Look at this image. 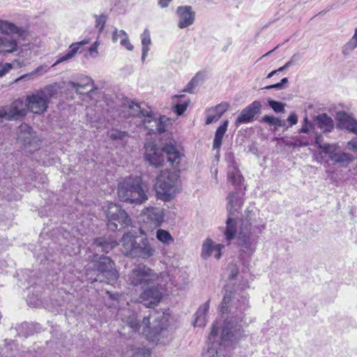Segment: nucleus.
<instances>
[{"mask_svg":"<svg viewBox=\"0 0 357 357\" xmlns=\"http://www.w3.org/2000/svg\"><path fill=\"white\" fill-rule=\"evenodd\" d=\"M93 269L97 272V274L92 282H105L112 284L117 281L119 277L114 262L109 257L101 256L94 263Z\"/></svg>","mask_w":357,"mask_h":357,"instance_id":"0eeeda50","label":"nucleus"},{"mask_svg":"<svg viewBox=\"0 0 357 357\" xmlns=\"http://www.w3.org/2000/svg\"><path fill=\"white\" fill-rule=\"evenodd\" d=\"M227 199L228 217L226 220V227L223 230L225 238L228 245L236 238V243L240 252L250 256L255 252L259 239L258 235L255 234V231L257 230L259 233L262 232L265 225H257L255 220L248 217L238 221L236 218V213H239L243 200L237 192H230Z\"/></svg>","mask_w":357,"mask_h":357,"instance_id":"f257e3e1","label":"nucleus"},{"mask_svg":"<svg viewBox=\"0 0 357 357\" xmlns=\"http://www.w3.org/2000/svg\"><path fill=\"white\" fill-rule=\"evenodd\" d=\"M149 354L147 350L143 348H137L135 350L127 351L123 357H149Z\"/></svg>","mask_w":357,"mask_h":357,"instance_id":"a19ab883","label":"nucleus"},{"mask_svg":"<svg viewBox=\"0 0 357 357\" xmlns=\"http://www.w3.org/2000/svg\"><path fill=\"white\" fill-rule=\"evenodd\" d=\"M107 226L112 231L124 228L131 224V220L127 213L119 206L110 204L106 211Z\"/></svg>","mask_w":357,"mask_h":357,"instance_id":"9d476101","label":"nucleus"},{"mask_svg":"<svg viewBox=\"0 0 357 357\" xmlns=\"http://www.w3.org/2000/svg\"><path fill=\"white\" fill-rule=\"evenodd\" d=\"M229 107V105L227 102H222L218 105L215 107L210 109L211 112H213L214 114H209L207 115L206 124H211L213 122H216L221 116L225 112Z\"/></svg>","mask_w":357,"mask_h":357,"instance_id":"4be33fe9","label":"nucleus"},{"mask_svg":"<svg viewBox=\"0 0 357 357\" xmlns=\"http://www.w3.org/2000/svg\"><path fill=\"white\" fill-rule=\"evenodd\" d=\"M268 105L276 113H282L284 112L285 104L273 100H268Z\"/></svg>","mask_w":357,"mask_h":357,"instance_id":"c03bdc74","label":"nucleus"},{"mask_svg":"<svg viewBox=\"0 0 357 357\" xmlns=\"http://www.w3.org/2000/svg\"><path fill=\"white\" fill-rule=\"evenodd\" d=\"M32 129L27 125L20 126V133L18 136V140L23 142L25 146L31 145L36 140L31 132Z\"/></svg>","mask_w":357,"mask_h":357,"instance_id":"a878e982","label":"nucleus"},{"mask_svg":"<svg viewBox=\"0 0 357 357\" xmlns=\"http://www.w3.org/2000/svg\"><path fill=\"white\" fill-rule=\"evenodd\" d=\"M142 60L144 61L149 51V45L151 44L150 33L147 29H145L142 34Z\"/></svg>","mask_w":357,"mask_h":357,"instance_id":"f704fd0d","label":"nucleus"},{"mask_svg":"<svg viewBox=\"0 0 357 357\" xmlns=\"http://www.w3.org/2000/svg\"><path fill=\"white\" fill-rule=\"evenodd\" d=\"M79 49V47L77 45V44L76 43L71 44L69 46L68 51L66 53V54L59 57L56 61V62L52 66V67H54L61 62L68 61V60L75 57V56L76 55Z\"/></svg>","mask_w":357,"mask_h":357,"instance_id":"2f4dec72","label":"nucleus"},{"mask_svg":"<svg viewBox=\"0 0 357 357\" xmlns=\"http://www.w3.org/2000/svg\"><path fill=\"white\" fill-rule=\"evenodd\" d=\"M152 153H146L145 158L155 167H160L164 162V155L160 151L152 150Z\"/></svg>","mask_w":357,"mask_h":357,"instance_id":"c756f323","label":"nucleus"},{"mask_svg":"<svg viewBox=\"0 0 357 357\" xmlns=\"http://www.w3.org/2000/svg\"><path fill=\"white\" fill-rule=\"evenodd\" d=\"M156 237L160 241L167 245L174 241L170 234L164 229H158L157 231Z\"/></svg>","mask_w":357,"mask_h":357,"instance_id":"ea45409f","label":"nucleus"},{"mask_svg":"<svg viewBox=\"0 0 357 357\" xmlns=\"http://www.w3.org/2000/svg\"><path fill=\"white\" fill-rule=\"evenodd\" d=\"M109 137L115 141H123L128 137L126 131H121L117 129H112L109 132Z\"/></svg>","mask_w":357,"mask_h":357,"instance_id":"37998d69","label":"nucleus"},{"mask_svg":"<svg viewBox=\"0 0 357 357\" xmlns=\"http://www.w3.org/2000/svg\"><path fill=\"white\" fill-rule=\"evenodd\" d=\"M137 237L130 233L125 234L121 240V251L126 257L133 258L137 244Z\"/></svg>","mask_w":357,"mask_h":357,"instance_id":"f3484780","label":"nucleus"},{"mask_svg":"<svg viewBox=\"0 0 357 357\" xmlns=\"http://www.w3.org/2000/svg\"><path fill=\"white\" fill-rule=\"evenodd\" d=\"M190 102V100H187L183 103H177L174 106V112L176 113L177 115L181 116L182 115L184 112L186 110L187 107L188 106V104Z\"/></svg>","mask_w":357,"mask_h":357,"instance_id":"de8ad7c7","label":"nucleus"},{"mask_svg":"<svg viewBox=\"0 0 357 357\" xmlns=\"http://www.w3.org/2000/svg\"><path fill=\"white\" fill-rule=\"evenodd\" d=\"M40 301L38 298H35L33 296L27 297V303L29 305L36 307L40 304Z\"/></svg>","mask_w":357,"mask_h":357,"instance_id":"bf43d9fd","label":"nucleus"},{"mask_svg":"<svg viewBox=\"0 0 357 357\" xmlns=\"http://www.w3.org/2000/svg\"><path fill=\"white\" fill-rule=\"evenodd\" d=\"M128 109L130 116L144 117V119L142 121V123L145 127L151 131H154V130L153 128H149V126L146 125L147 123H153L155 126V130L158 133H162L165 131V129L162 126V123L155 120L151 115V112L149 110L142 109L140 105L133 101L128 104Z\"/></svg>","mask_w":357,"mask_h":357,"instance_id":"f8f14e48","label":"nucleus"},{"mask_svg":"<svg viewBox=\"0 0 357 357\" xmlns=\"http://www.w3.org/2000/svg\"><path fill=\"white\" fill-rule=\"evenodd\" d=\"M120 43L129 51H132L133 50V45L130 43L128 36L123 38L121 40Z\"/></svg>","mask_w":357,"mask_h":357,"instance_id":"864d4df0","label":"nucleus"},{"mask_svg":"<svg viewBox=\"0 0 357 357\" xmlns=\"http://www.w3.org/2000/svg\"><path fill=\"white\" fill-rule=\"evenodd\" d=\"M17 43L14 39L0 36V56L17 51Z\"/></svg>","mask_w":357,"mask_h":357,"instance_id":"5701e85b","label":"nucleus"},{"mask_svg":"<svg viewBox=\"0 0 357 357\" xmlns=\"http://www.w3.org/2000/svg\"><path fill=\"white\" fill-rule=\"evenodd\" d=\"M337 119L340 123L348 131L357 134V121L344 112L337 114Z\"/></svg>","mask_w":357,"mask_h":357,"instance_id":"412c9836","label":"nucleus"},{"mask_svg":"<svg viewBox=\"0 0 357 357\" xmlns=\"http://www.w3.org/2000/svg\"><path fill=\"white\" fill-rule=\"evenodd\" d=\"M89 42H90V40L89 39H84V40H82V41L77 42L76 43L80 47L82 45H84L89 44Z\"/></svg>","mask_w":357,"mask_h":357,"instance_id":"338daca9","label":"nucleus"},{"mask_svg":"<svg viewBox=\"0 0 357 357\" xmlns=\"http://www.w3.org/2000/svg\"><path fill=\"white\" fill-rule=\"evenodd\" d=\"M95 17L96 18V27L99 29V31L101 32L104 27L105 24L107 20V17L105 15H95Z\"/></svg>","mask_w":357,"mask_h":357,"instance_id":"49530a36","label":"nucleus"},{"mask_svg":"<svg viewBox=\"0 0 357 357\" xmlns=\"http://www.w3.org/2000/svg\"><path fill=\"white\" fill-rule=\"evenodd\" d=\"M229 121H225L222 125L219 126L215 132L213 147L214 149H219L222 144V140L225 133L227 130Z\"/></svg>","mask_w":357,"mask_h":357,"instance_id":"cd10ccee","label":"nucleus"},{"mask_svg":"<svg viewBox=\"0 0 357 357\" xmlns=\"http://www.w3.org/2000/svg\"><path fill=\"white\" fill-rule=\"evenodd\" d=\"M12 68V64L6 63L3 65L0 66V77L3 76Z\"/></svg>","mask_w":357,"mask_h":357,"instance_id":"5fc2aeb1","label":"nucleus"},{"mask_svg":"<svg viewBox=\"0 0 357 357\" xmlns=\"http://www.w3.org/2000/svg\"><path fill=\"white\" fill-rule=\"evenodd\" d=\"M99 42L96 41L89 48V52L92 57H96L98 54V47Z\"/></svg>","mask_w":357,"mask_h":357,"instance_id":"4d7b16f0","label":"nucleus"},{"mask_svg":"<svg viewBox=\"0 0 357 357\" xmlns=\"http://www.w3.org/2000/svg\"><path fill=\"white\" fill-rule=\"evenodd\" d=\"M50 70V67L47 65H42L38 66L37 68H36L34 70L31 72L30 73H27L26 75H24L21 76L20 77L17 78L15 82H18L20 79H22L25 77H32L35 75H42L47 73Z\"/></svg>","mask_w":357,"mask_h":357,"instance_id":"58836bf2","label":"nucleus"},{"mask_svg":"<svg viewBox=\"0 0 357 357\" xmlns=\"http://www.w3.org/2000/svg\"><path fill=\"white\" fill-rule=\"evenodd\" d=\"M209 310V301L205 302L197 310V312H207Z\"/></svg>","mask_w":357,"mask_h":357,"instance_id":"052dcab7","label":"nucleus"},{"mask_svg":"<svg viewBox=\"0 0 357 357\" xmlns=\"http://www.w3.org/2000/svg\"><path fill=\"white\" fill-rule=\"evenodd\" d=\"M94 245L101 248V251L108 253L114 248H115L118 243L116 241L111 239L105 240L101 238H97L94 240Z\"/></svg>","mask_w":357,"mask_h":357,"instance_id":"c85d7f7f","label":"nucleus"},{"mask_svg":"<svg viewBox=\"0 0 357 357\" xmlns=\"http://www.w3.org/2000/svg\"><path fill=\"white\" fill-rule=\"evenodd\" d=\"M56 93V87L54 85H48L36 93L27 96V108L34 114H41L47 110L50 99Z\"/></svg>","mask_w":357,"mask_h":357,"instance_id":"423d86ee","label":"nucleus"},{"mask_svg":"<svg viewBox=\"0 0 357 357\" xmlns=\"http://www.w3.org/2000/svg\"><path fill=\"white\" fill-rule=\"evenodd\" d=\"M178 15V26L180 29H184L191 25L195 20V14L190 6H180L177 8Z\"/></svg>","mask_w":357,"mask_h":357,"instance_id":"a211bd4d","label":"nucleus"},{"mask_svg":"<svg viewBox=\"0 0 357 357\" xmlns=\"http://www.w3.org/2000/svg\"><path fill=\"white\" fill-rule=\"evenodd\" d=\"M141 221L148 229L160 227L163 222L164 213L162 209L158 207H147L140 215Z\"/></svg>","mask_w":357,"mask_h":357,"instance_id":"ddd939ff","label":"nucleus"},{"mask_svg":"<svg viewBox=\"0 0 357 357\" xmlns=\"http://www.w3.org/2000/svg\"><path fill=\"white\" fill-rule=\"evenodd\" d=\"M331 160L334 163L340 164L342 166H347L354 160V157L348 153L336 151L335 146L327 152Z\"/></svg>","mask_w":357,"mask_h":357,"instance_id":"aec40b11","label":"nucleus"},{"mask_svg":"<svg viewBox=\"0 0 357 357\" xmlns=\"http://www.w3.org/2000/svg\"><path fill=\"white\" fill-rule=\"evenodd\" d=\"M121 315H124L121 317V319L125 323V324L131 328L132 331H137L140 327V319H137V314H121Z\"/></svg>","mask_w":357,"mask_h":357,"instance_id":"bb28decb","label":"nucleus"},{"mask_svg":"<svg viewBox=\"0 0 357 357\" xmlns=\"http://www.w3.org/2000/svg\"><path fill=\"white\" fill-rule=\"evenodd\" d=\"M26 109H28L26 102L24 103L21 99L15 100L7 110L0 111V123L3 122L4 119L12 120L25 116Z\"/></svg>","mask_w":357,"mask_h":357,"instance_id":"4468645a","label":"nucleus"},{"mask_svg":"<svg viewBox=\"0 0 357 357\" xmlns=\"http://www.w3.org/2000/svg\"><path fill=\"white\" fill-rule=\"evenodd\" d=\"M154 252L155 249L150 245L146 238H144L137 243L133 258L139 257L146 259L152 257Z\"/></svg>","mask_w":357,"mask_h":357,"instance_id":"6ab92c4d","label":"nucleus"},{"mask_svg":"<svg viewBox=\"0 0 357 357\" xmlns=\"http://www.w3.org/2000/svg\"><path fill=\"white\" fill-rule=\"evenodd\" d=\"M118 196L122 202L142 204L148 199V188L138 176L129 178L119 185Z\"/></svg>","mask_w":357,"mask_h":357,"instance_id":"7ed1b4c3","label":"nucleus"},{"mask_svg":"<svg viewBox=\"0 0 357 357\" xmlns=\"http://www.w3.org/2000/svg\"><path fill=\"white\" fill-rule=\"evenodd\" d=\"M261 121L275 127L284 128L286 126V121L284 120H281L280 118L273 116L265 115L262 117Z\"/></svg>","mask_w":357,"mask_h":357,"instance_id":"4c0bfd02","label":"nucleus"},{"mask_svg":"<svg viewBox=\"0 0 357 357\" xmlns=\"http://www.w3.org/2000/svg\"><path fill=\"white\" fill-rule=\"evenodd\" d=\"M287 121L289 123V126L284 127L287 129L289 127H291L294 125H296L298 122V116L296 113L292 112L287 118Z\"/></svg>","mask_w":357,"mask_h":357,"instance_id":"603ef678","label":"nucleus"},{"mask_svg":"<svg viewBox=\"0 0 357 357\" xmlns=\"http://www.w3.org/2000/svg\"><path fill=\"white\" fill-rule=\"evenodd\" d=\"M127 33L124 30H120L119 31L116 28L114 29L112 34V41L116 43L119 38H121V40L127 36Z\"/></svg>","mask_w":357,"mask_h":357,"instance_id":"3c124183","label":"nucleus"},{"mask_svg":"<svg viewBox=\"0 0 357 357\" xmlns=\"http://www.w3.org/2000/svg\"><path fill=\"white\" fill-rule=\"evenodd\" d=\"M22 32V28L17 26L15 24L0 19V33L2 34H21Z\"/></svg>","mask_w":357,"mask_h":357,"instance_id":"393cba45","label":"nucleus"},{"mask_svg":"<svg viewBox=\"0 0 357 357\" xmlns=\"http://www.w3.org/2000/svg\"><path fill=\"white\" fill-rule=\"evenodd\" d=\"M197 317L194 321V326L197 327L204 326L206 324V314H196Z\"/></svg>","mask_w":357,"mask_h":357,"instance_id":"09e8293b","label":"nucleus"},{"mask_svg":"<svg viewBox=\"0 0 357 357\" xmlns=\"http://www.w3.org/2000/svg\"><path fill=\"white\" fill-rule=\"evenodd\" d=\"M249 307L248 295L234 290L227 291L220 304L221 312H234L248 310Z\"/></svg>","mask_w":357,"mask_h":357,"instance_id":"6e6552de","label":"nucleus"},{"mask_svg":"<svg viewBox=\"0 0 357 357\" xmlns=\"http://www.w3.org/2000/svg\"><path fill=\"white\" fill-rule=\"evenodd\" d=\"M167 320L165 314H149L148 317L143 319V333L149 341L155 342L159 340L160 333L167 328Z\"/></svg>","mask_w":357,"mask_h":357,"instance_id":"1a4fd4ad","label":"nucleus"},{"mask_svg":"<svg viewBox=\"0 0 357 357\" xmlns=\"http://www.w3.org/2000/svg\"><path fill=\"white\" fill-rule=\"evenodd\" d=\"M347 149L357 152V138H354L347 143Z\"/></svg>","mask_w":357,"mask_h":357,"instance_id":"13d9d810","label":"nucleus"},{"mask_svg":"<svg viewBox=\"0 0 357 357\" xmlns=\"http://www.w3.org/2000/svg\"><path fill=\"white\" fill-rule=\"evenodd\" d=\"M172 0H159L158 5L162 8L167 7Z\"/></svg>","mask_w":357,"mask_h":357,"instance_id":"0e129e2a","label":"nucleus"},{"mask_svg":"<svg viewBox=\"0 0 357 357\" xmlns=\"http://www.w3.org/2000/svg\"><path fill=\"white\" fill-rule=\"evenodd\" d=\"M315 143L318 147L322 149L326 153L333 147V145L329 144H323V137L321 135H317Z\"/></svg>","mask_w":357,"mask_h":357,"instance_id":"a18cd8bd","label":"nucleus"},{"mask_svg":"<svg viewBox=\"0 0 357 357\" xmlns=\"http://www.w3.org/2000/svg\"><path fill=\"white\" fill-rule=\"evenodd\" d=\"M316 121L319 128L324 132H331L334 127L333 119L325 113L319 114Z\"/></svg>","mask_w":357,"mask_h":357,"instance_id":"b1692460","label":"nucleus"},{"mask_svg":"<svg viewBox=\"0 0 357 357\" xmlns=\"http://www.w3.org/2000/svg\"><path fill=\"white\" fill-rule=\"evenodd\" d=\"M163 153H165L167 161L174 167H178L183 154L181 153L178 148L172 142L167 144L161 150Z\"/></svg>","mask_w":357,"mask_h":357,"instance_id":"dca6fc26","label":"nucleus"},{"mask_svg":"<svg viewBox=\"0 0 357 357\" xmlns=\"http://www.w3.org/2000/svg\"><path fill=\"white\" fill-rule=\"evenodd\" d=\"M106 293L109 297L114 301H118L119 298L121 296V294H119L118 292L113 294L107 291Z\"/></svg>","mask_w":357,"mask_h":357,"instance_id":"e2e57ef3","label":"nucleus"},{"mask_svg":"<svg viewBox=\"0 0 357 357\" xmlns=\"http://www.w3.org/2000/svg\"><path fill=\"white\" fill-rule=\"evenodd\" d=\"M261 105L259 101H254L250 105L244 108L235 121L236 126L243 123H247L254 120L255 115L261 112Z\"/></svg>","mask_w":357,"mask_h":357,"instance_id":"2eb2a0df","label":"nucleus"},{"mask_svg":"<svg viewBox=\"0 0 357 357\" xmlns=\"http://www.w3.org/2000/svg\"><path fill=\"white\" fill-rule=\"evenodd\" d=\"M227 178L228 181L234 185H240L243 180V176H241L240 171L234 167L228 171Z\"/></svg>","mask_w":357,"mask_h":357,"instance_id":"e433bc0d","label":"nucleus"},{"mask_svg":"<svg viewBox=\"0 0 357 357\" xmlns=\"http://www.w3.org/2000/svg\"><path fill=\"white\" fill-rule=\"evenodd\" d=\"M228 280H233L236 279L239 274V267L236 264L230 263L227 268Z\"/></svg>","mask_w":357,"mask_h":357,"instance_id":"79ce46f5","label":"nucleus"},{"mask_svg":"<svg viewBox=\"0 0 357 357\" xmlns=\"http://www.w3.org/2000/svg\"><path fill=\"white\" fill-rule=\"evenodd\" d=\"M204 79V74L202 72L197 73L190 81L183 91L193 93L197 86L201 84Z\"/></svg>","mask_w":357,"mask_h":357,"instance_id":"473e14b6","label":"nucleus"},{"mask_svg":"<svg viewBox=\"0 0 357 357\" xmlns=\"http://www.w3.org/2000/svg\"><path fill=\"white\" fill-rule=\"evenodd\" d=\"M284 86L280 83H277L275 84L269 85L265 87L266 89H282Z\"/></svg>","mask_w":357,"mask_h":357,"instance_id":"680f3d73","label":"nucleus"},{"mask_svg":"<svg viewBox=\"0 0 357 357\" xmlns=\"http://www.w3.org/2000/svg\"><path fill=\"white\" fill-rule=\"evenodd\" d=\"M228 314H221L213 324L208 339L215 341L218 328H221L220 344H228L238 340L244 335L242 326L238 324L234 317H229Z\"/></svg>","mask_w":357,"mask_h":357,"instance_id":"f03ea898","label":"nucleus"},{"mask_svg":"<svg viewBox=\"0 0 357 357\" xmlns=\"http://www.w3.org/2000/svg\"><path fill=\"white\" fill-rule=\"evenodd\" d=\"M168 278H163V285L156 284L146 288L140 295L142 304L147 308H154L160 302L162 297V289L166 285Z\"/></svg>","mask_w":357,"mask_h":357,"instance_id":"9b49d317","label":"nucleus"},{"mask_svg":"<svg viewBox=\"0 0 357 357\" xmlns=\"http://www.w3.org/2000/svg\"><path fill=\"white\" fill-rule=\"evenodd\" d=\"M295 56H296V55H294V56H292L291 59V60H289L287 63H286L284 64V68H288V67H289L290 66H291V65L293 64V63H294L293 59H294V58L295 57Z\"/></svg>","mask_w":357,"mask_h":357,"instance_id":"774afa93","label":"nucleus"},{"mask_svg":"<svg viewBox=\"0 0 357 357\" xmlns=\"http://www.w3.org/2000/svg\"><path fill=\"white\" fill-rule=\"evenodd\" d=\"M357 47V28L352 38L342 47V53L343 55H349Z\"/></svg>","mask_w":357,"mask_h":357,"instance_id":"c9c22d12","label":"nucleus"},{"mask_svg":"<svg viewBox=\"0 0 357 357\" xmlns=\"http://www.w3.org/2000/svg\"><path fill=\"white\" fill-rule=\"evenodd\" d=\"M169 278L166 273H157L147 266L139 264L136 265L126 275L128 283L134 287L146 288L151 284H158L162 287L164 284L163 278Z\"/></svg>","mask_w":357,"mask_h":357,"instance_id":"20e7f679","label":"nucleus"},{"mask_svg":"<svg viewBox=\"0 0 357 357\" xmlns=\"http://www.w3.org/2000/svg\"><path fill=\"white\" fill-rule=\"evenodd\" d=\"M300 133H308L309 132V128L307 125L303 124L301 128L299 130Z\"/></svg>","mask_w":357,"mask_h":357,"instance_id":"69168bd1","label":"nucleus"},{"mask_svg":"<svg viewBox=\"0 0 357 357\" xmlns=\"http://www.w3.org/2000/svg\"><path fill=\"white\" fill-rule=\"evenodd\" d=\"M294 144H292L293 147L296 146H305L309 145L310 142L308 139H307L305 137H295L294 138Z\"/></svg>","mask_w":357,"mask_h":357,"instance_id":"8fccbe9b","label":"nucleus"},{"mask_svg":"<svg viewBox=\"0 0 357 357\" xmlns=\"http://www.w3.org/2000/svg\"><path fill=\"white\" fill-rule=\"evenodd\" d=\"M217 243H214L213 241L207 238L202 245L201 256L204 259H207L211 257L214 251V248Z\"/></svg>","mask_w":357,"mask_h":357,"instance_id":"72a5a7b5","label":"nucleus"},{"mask_svg":"<svg viewBox=\"0 0 357 357\" xmlns=\"http://www.w3.org/2000/svg\"><path fill=\"white\" fill-rule=\"evenodd\" d=\"M225 246L222 244L217 243L215 245V247L214 248V251L213 253V254H214L215 258H216L217 259H219L220 258V257L222 255L221 250Z\"/></svg>","mask_w":357,"mask_h":357,"instance_id":"6e6d98bb","label":"nucleus"},{"mask_svg":"<svg viewBox=\"0 0 357 357\" xmlns=\"http://www.w3.org/2000/svg\"><path fill=\"white\" fill-rule=\"evenodd\" d=\"M70 85L75 89L76 92L82 94L85 93L84 89H86L89 86L93 85V81L91 77H85L82 79L80 82H70Z\"/></svg>","mask_w":357,"mask_h":357,"instance_id":"7c9ffc66","label":"nucleus"},{"mask_svg":"<svg viewBox=\"0 0 357 357\" xmlns=\"http://www.w3.org/2000/svg\"><path fill=\"white\" fill-rule=\"evenodd\" d=\"M154 188L160 199L169 201L179 192V176L170 171H162Z\"/></svg>","mask_w":357,"mask_h":357,"instance_id":"39448f33","label":"nucleus"}]
</instances>
